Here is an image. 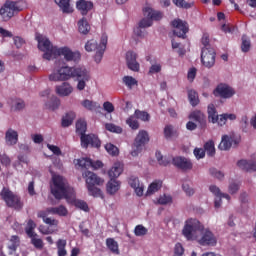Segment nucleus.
Returning a JSON list of instances; mask_svg holds the SVG:
<instances>
[{
  "label": "nucleus",
  "mask_w": 256,
  "mask_h": 256,
  "mask_svg": "<svg viewBox=\"0 0 256 256\" xmlns=\"http://www.w3.org/2000/svg\"><path fill=\"white\" fill-rule=\"evenodd\" d=\"M156 159L162 167H167L171 163V158L163 157L160 151H156Z\"/></svg>",
  "instance_id": "obj_49"
},
{
  "label": "nucleus",
  "mask_w": 256,
  "mask_h": 256,
  "mask_svg": "<svg viewBox=\"0 0 256 256\" xmlns=\"http://www.w3.org/2000/svg\"><path fill=\"white\" fill-rule=\"evenodd\" d=\"M36 40L38 42V49L43 51V59L46 61H51V59H57V57H64L65 61H73L74 63H79L81 61V52L75 51L73 52L69 47H61L57 48V46H53L49 38L38 34L36 36Z\"/></svg>",
  "instance_id": "obj_2"
},
{
  "label": "nucleus",
  "mask_w": 256,
  "mask_h": 256,
  "mask_svg": "<svg viewBox=\"0 0 256 256\" xmlns=\"http://www.w3.org/2000/svg\"><path fill=\"white\" fill-rule=\"evenodd\" d=\"M78 31L83 35H87V33L91 31V26L89 25V22H87L85 18H83L78 22Z\"/></svg>",
  "instance_id": "obj_36"
},
{
  "label": "nucleus",
  "mask_w": 256,
  "mask_h": 256,
  "mask_svg": "<svg viewBox=\"0 0 256 256\" xmlns=\"http://www.w3.org/2000/svg\"><path fill=\"white\" fill-rule=\"evenodd\" d=\"M126 65L130 71H134L135 73L139 72L141 65L137 62V53L133 51H128L126 53Z\"/></svg>",
  "instance_id": "obj_15"
},
{
  "label": "nucleus",
  "mask_w": 256,
  "mask_h": 256,
  "mask_svg": "<svg viewBox=\"0 0 256 256\" xmlns=\"http://www.w3.org/2000/svg\"><path fill=\"white\" fill-rule=\"evenodd\" d=\"M233 141V137L223 135L218 149H220V151H229V149H231V146L233 145Z\"/></svg>",
  "instance_id": "obj_25"
},
{
  "label": "nucleus",
  "mask_w": 256,
  "mask_h": 256,
  "mask_svg": "<svg viewBox=\"0 0 256 256\" xmlns=\"http://www.w3.org/2000/svg\"><path fill=\"white\" fill-rule=\"evenodd\" d=\"M99 50V44H97V40H89L85 44V51L88 53H91L93 51H98Z\"/></svg>",
  "instance_id": "obj_47"
},
{
  "label": "nucleus",
  "mask_w": 256,
  "mask_h": 256,
  "mask_svg": "<svg viewBox=\"0 0 256 256\" xmlns=\"http://www.w3.org/2000/svg\"><path fill=\"white\" fill-rule=\"evenodd\" d=\"M249 49H251V41L249 40V38H247L246 35H243L241 50L243 51V53H248Z\"/></svg>",
  "instance_id": "obj_55"
},
{
  "label": "nucleus",
  "mask_w": 256,
  "mask_h": 256,
  "mask_svg": "<svg viewBox=\"0 0 256 256\" xmlns=\"http://www.w3.org/2000/svg\"><path fill=\"white\" fill-rule=\"evenodd\" d=\"M214 95H219L222 99H231L235 95V90L227 84H219L214 90Z\"/></svg>",
  "instance_id": "obj_13"
},
{
  "label": "nucleus",
  "mask_w": 256,
  "mask_h": 256,
  "mask_svg": "<svg viewBox=\"0 0 256 256\" xmlns=\"http://www.w3.org/2000/svg\"><path fill=\"white\" fill-rule=\"evenodd\" d=\"M76 167H81V169H89L91 167V158H80L74 160Z\"/></svg>",
  "instance_id": "obj_42"
},
{
  "label": "nucleus",
  "mask_w": 256,
  "mask_h": 256,
  "mask_svg": "<svg viewBox=\"0 0 256 256\" xmlns=\"http://www.w3.org/2000/svg\"><path fill=\"white\" fill-rule=\"evenodd\" d=\"M82 177H84L85 181H86V187L88 186H94V185H103V183H105V181L97 176V174L91 172V171H85L82 174Z\"/></svg>",
  "instance_id": "obj_16"
},
{
  "label": "nucleus",
  "mask_w": 256,
  "mask_h": 256,
  "mask_svg": "<svg viewBox=\"0 0 256 256\" xmlns=\"http://www.w3.org/2000/svg\"><path fill=\"white\" fill-rule=\"evenodd\" d=\"M75 112H68L62 117L61 125L62 127H70V125H73V121H75Z\"/></svg>",
  "instance_id": "obj_31"
},
{
  "label": "nucleus",
  "mask_w": 256,
  "mask_h": 256,
  "mask_svg": "<svg viewBox=\"0 0 256 256\" xmlns=\"http://www.w3.org/2000/svg\"><path fill=\"white\" fill-rule=\"evenodd\" d=\"M188 119L198 123V125L201 127V129H205V127H207V117H205V114L203 112H201L200 110L192 111L189 114Z\"/></svg>",
  "instance_id": "obj_17"
},
{
  "label": "nucleus",
  "mask_w": 256,
  "mask_h": 256,
  "mask_svg": "<svg viewBox=\"0 0 256 256\" xmlns=\"http://www.w3.org/2000/svg\"><path fill=\"white\" fill-rule=\"evenodd\" d=\"M161 69V64H152L151 67L149 68L148 75H155L156 73H161Z\"/></svg>",
  "instance_id": "obj_59"
},
{
  "label": "nucleus",
  "mask_w": 256,
  "mask_h": 256,
  "mask_svg": "<svg viewBox=\"0 0 256 256\" xmlns=\"http://www.w3.org/2000/svg\"><path fill=\"white\" fill-rule=\"evenodd\" d=\"M106 246L108 247L109 250H111L114 255H119V243L115 241L113 238H108L106 239Z\"/></svg>",
  "instance_id": "obj_34"
},
{
  "label": "nucleus",
  "mask_w": 256,
  "mask_h": 256,
  "mask_svg": "<svg viewBox=\"0 0 256 256\" xmlns=\"http://www.w3.org/2000/svg\"><path fill=\"white\" fill-rule=\"evenodd\" d=\"M126 124H128L130 129H132L133 131H137V129H139L140 127L139 120H137V117L135 116V114L127 118Z\"/></svg>",
  "instance_id": "obj_44"
},
{
  "label": "nucleus",
  "mask_w": 256,
  "mask_h": 256,
  "mask_svg": "<svg viewBox=\"0 0 256 256\" xmlns=\"http://www.w3.org/2000/svg\"><path fill=\"white\" fill-rule=\"evenodd\" d=\"M185 255V248L181 243H176L174 247V255L173 256H183Z\"/></svg>",
  "instance_id": "obj_58"
},
{
  "label": "nucleus",
  "mask_w": 256,
  "mask_h": 256,
  "mask_svg": "<svg viewBox=\"0 0 256 256\" xmlns=\"http://www.w3.org/2000/svg\"><path fill=\"white\" fill-rule=\"evenodd\" d=\"M217 53L213 48H202L201 51V63L207 69H211V67L215 66V57Z\"/></svg>",
  "instance_id": "obj_9"
},
{
  "label": "nucleus",
  "mask_w": 256,
  "mask_h": 256,
  "mask_svg": "<svg viewBox=\"0 0 256 256\" xmlns=\"http://www.w3.org/2000/svg\"><path fill=\"white\" fill-rule=\"evenodd\" d=\"M5 141L7 145H17L19 142V133L12 128H9L5 133Z\"/></svg>",
  "instance_id": "obj_21"
},
{
  "label": "nucleus",
  "mask_w": 256,
  "mask_h": 256,
  "mask_svg": "<svg viewBox=\"0 0 256 256\" xmlns=\"http://www.w3.org/2000/svg\"><path fill=\"white\" fill-rule=\"evenodd\" d=\"M81 67H69V66H61L56 72L50 74V81H68L71 77L75 78L77 75V71L80 70Z\"/></svg>",
  "instance_id": "obj_5"
},
{
  "label": "nucleus",
  "mask_w": 256,
  "mask_h": 256,
  "mask_svg": "<svg viewBox=\"0 0 256 256\" xmlns=\"http://www.w3.org/2000/svg\"><path fill=\"white\" fill-rule=\"evenodd\" d=\"M49 213L50 212L48 210H42L37 213V217L39 219H42L43 223H45L46 225H49L50 227H57V225H59V220L47 217Z\"/></svg>",
  "instance_id": "obj_19"
},
{
  "label": "nucleus",
  "mask_w": 256,
  "mask_h": 256,
  "mask_svg": "<svg viewBox=\"0 0 256 256\" xmlns=\"http://www.w3.org/2000/svg\"><path fill=\"white\" fill-rule=\"evenodd\" d=\"M237 166L239 169H242V171H246L247 173L256 171V162L252 160H240L237 162Z\"/></svg>",
  "instance_id": "obj_20"
},
{
  "label": "nucleus",
  "mask_w": 256,
  "mask_h": 256,
  "mask_svg": "<svg viewBox=\"0 0 256 256\" xmlns=\"http://www.w3.org/2000/svg\"><path fill=\"white\" fill-rule=\"evenodd\" d=\"M36 227H37V224H35V222L32 219H30L25 228V232L28 235V237H33L34 235L37 234V233H35Z\"/></svg>",
  "instance_id": "obj_46"
},
{
  "label": "nucleus",
  "mask_w": 256,
  "mask_h": 256,
  "mask_svg": "<svg viewBox=\"0 0 256 256\" xmlns=\"http://www.w3.org/2000/svg\"><path fill=\"white\" fill-rule=\"evenodd\" d=\"M105 149L107 153H109V155L112 157H117V155H119V148H117V146L113 145L112 143H107L105 145Z\"/></svg>",
  "instance_id": "obj_51"
},
{
  "label": "nucleus",
  "mask_w": 256,
  "mask_h": 256,
  "mask_svg": "<svg viewBox=\"0 0 256 256\" xmlns=\"http://www.w3.org/2000/svg\"><path fill=\"white\" fill-rule=\"evenodd\" d=\"M74 78L78 81L77 89L79 91H83L87 85V81H89V72L87 69L80 67V70H77V74Z\"/></svg>",
  "instance_id": "obj_14"
},
{
  "label": "nucleus",
  "mask_w": 256,
  "mask_h": 256,
  "mask_svg": "<svg viewBox=\"0 0 256 256\" xmlns=\"http://www.w3.org/2000/svg\"><path fill=\"white\" fill-rule=\"evenodd\" d=\"M194 155L196 159H203L205 157V151L203 148H195Z\"/></svg>",
  "instance_id": "obj_64"
},
{
  "label": "nucleus",
  "mask_w": 256,
  "mask_h": 256,
  "mask_svg": "<svg viewBox=\"0 0 256 256\" xmlns=\"http://www.w3.org/2000/svg\"><path fill=\"white\" fill-rule=\"evenodd\" d=\"M0 195L7 207H11L12 209H22L23 203H21V198L13 193V191L9 190V188H3Z\"/></svg>",
  "instance_id": "obj_7"
},
{
  "label": "nucleus",
  "mask_w": 256,
  "mask_h": 256,
  "mask_svg": "<svg viewBox=\"0 0 256 256\" xmlns=\"http://www.w3.org/2000/svg\"><path fill=\"white\" fill-rule=\"evenodd\" d=\"M128 183H129L130 187H132V189H135L140 185L139 178H137L135 176L130 177L128 179Z\"/></svg>",
  "instance_id": "obj_63"
},
{
  "label": "nucleus",
  "mask_w": 256,
  "mask_h": 256,
  "mask_svg": "<svg viewBox=\"0 0 256 256\" xmlns=\"http://www.w3.org/2000/svg\"><path fill=\"white\" fill-rule=\"evenodd\" d=\"M204 151L207 152L208 157H215V142L209 140L204 144Z\"/></svg>",
  "instance_id": "obj_45"
},
{
  "label": "nucleus",
  "mask_w": 256,
  "mask_h": 256,
  "mask_svg": "<svg viewBox=\"0 0 256 256\" xmlns=\"http://www.w3.org/2000/svg\"><path fill=\"white\" fill-rule=\"evenodd\" d=\"M51 193L55 199H66L70 205H75L77 209L81 211L89 212V205L83 200H77L75 196V189L69 186L67 179L60 175H54L52 177Z\"/></svg>",
  "instance_id": "obj_1"
},
{
  "label": "nucleus",
  "mask_w": 256,
  "mask_h": 256,
  "mask_svg": "<svg viewBox=\"0 0 256 256\" xmlns=\"http://www.w3.org/2000/svg\"><path fill=\"white\" fill-rule=\"evenodd\" d=\"M59 105H61V100H59L57 96H52L51 100L46 103V107L50 109V111H55L59 109Z\"/></svg>",
  "instance_id": "obj_41"
},
{
  "label": "nucleus",
  "mask_w": 256,
  "mask_h": 256,
  "mask_svg": "<svg viewBox=\"0 0 256 256\" xmlns=\"http://www.w3.org/2000/svg\"><path fill=\"white\" fill-rule=\"evenodd\" d=\"M103 109L106 111V113H113V111H115V106L113 103L106 101L103 103Z\"/></svg>",
  "instance_id": "obj_62"
},
{
  "label": "nucleus",
  "mask_w": 256,
  "mask_h": 256,
  "mask_svg": "<svg viewBox=\"0 0 256 256\" xmlns=\"http://www.w3.org/2000/svg\"><path fill=\"white\" fill-rule=\"evenodd\" d=\"M30 239H31V244L36 249H43V240L41 238H37V234L30 236Z\"/></svg>",
  "instance_id": "obj_54"
},
{
  "label": "nucleus",
  "mask_w": 256,
  "mask_h": 256,
  "mask_svg": "<svg viewBox=\"0 0 256 256\" xmlns=\"http://www.w3.org/2000/svg\"><path fill=\"white\" fill-rule=\"evenodd\" d=\"M121 183L113 178L107 183L106 190L109 195H115V193L120 189Z\"/></svg>",
  "instance_id": "obj_26"
},
{
  "label": "nucleus",
  "mask_w": 256,
  "mask_h": 256,
  "mask_svg": "<svg viewBox=\"0 0 256 256\" xmlns=\"http://www.w3.org/2000/svg\"><path fill=\"white\" fill-rule=\"evenodd\" d=\"M122 81L129 89H133L135 85H138L137 79L133 78V76H124Z\"/></svg>",
  "instance_id": "obj_48"
},
{
  "label": "nucleus",
  "mask_w": 256,
  "mask_h": 256,
  "mask_svg": "<svg viewBox=\"0 0 256 256\" xmlns=\"http://www.w3.org/2000/svg\"><path fill=\"white\" fill-rule=\"evenodd\" d=\"M105 129L107 131H110V133H123V128H121L120 126H117L113 123H106Z\"/></svg>",
  "instance_id": "obj_53"
},
{
  "label": "nucleus",
  "mask_w": 256,
  "mask_h": 256,
  "mask_svg": "<svg viewBox=\"0 0 256 256\" xmlns=\"http://www.w3.org/2000/svg\"><path fill=\"white\" fill-rule=\"evenodd\" d=\"M76 7L78 11H80L81 15H87V13L93 9V2L87 0H79L76 3Z\"/></svg>",
  "instance_id": "obj_22"
},
{
  "label": "nucleus",
  "mask_w": 256,
  "mask_h": 256,
  "mask_svg": "<svg viewBox=\"0 0 256 256\" xmlns=\"http://www.w3.org/2000/svg\"><path fill=\"white\" fill-rule=\"evenodd\" d=\"M9 104L11 105V109L14 111H21L22 109H25V101L19 98L11 99Z\"/></svg>",
  "instance_id": "obj_33"
},
{
  "label": "nucleus",
  "mask_w": 256,
  "mask_h": 256,
  "mask_svg": "<svg viewBox=\"0 0 256 256\" xmlns=\"http://www.w3.org/2000/svg\"><path fill=\"white\" fill-rule=\"evenodd\" d=\"M56 246L58 249V256H67V249H65L67 247V240L59 239L56 242Z\"/></svg>",
  "instance_id": "obj_37"
},
{
  "label": "nucleus",
  "mask_w": 256,
  "mask_h": 256,
  "mask_svg": "<svg viewBox=\"0 0 256 256\" xmlns=\"http://www.w3.org/2000/svg\"><path fill=\"white\" fill-rule=\"evenodd\" d=\"M208 121L209 123H217V119L219 118V115L217 114V109L215 108V105L210 104L208 105Z\"/></svg>",
  "instance_id": "obj_30"
},
{
  "label": "nucleus",
  "mask_w": 256,
  "mask_h": 256,
  "mask_svg": "<svg viewBox=\"0 0 256 256\" xmlns=\"http://www.w3.org/2000/svg\"><path fill=\"white\" fill-rule=\"evenodd\" d=\"M143 14L146 18H143L139 22L140 29H147V27H151V25H153V21H161V19H163V13L153 10V8H144Z\"/></svg>",
  "instance_id": "obj_6"
},
{
  "label": "nucleus",
  "mask_w": 256,
  "mask_h": 256,
  "mask_svg": "<svg viewBox=\"0 0 256 256\" xmlns=\"http://www.w3.org/2000/svg\"><path fill=\"white\" fill-rule=\"evenodd\" d=\"M9 243V253L10 255H13V253H15V251H17V248L21 245V239L19 238V236L13 235L11 236Z\"/></svg>",
  "instance_id": "obj_27"
},
{
  "label": "nucleus",
  "mask_w": 256,
  "mask_h": 256,
  "mask_svg": "<svg viewBox=\"0 0 256 256\" xmlns=\"http://www.w3.org/2000/svg\"><path fill=\"white\" fill-rule=\"evenodd\" d=\"M81 141V147L83 149H88L90 147H94L96 149H99L101 147V140H99V137L95 134H85L80 137Z\"/></svg>",
  "instance_id": "obj_11"
},
{
  "label": "nucleus",
  "mask_w": 256,
  "mask_h": 256,
  "mask_svg": "<svg viewBox=\"0 0 256 256\" xmlns=\"http://www.w3.org/2000/svg\"><path fill=\"white\" fill-rule=\"evenodd\" d=\"M56 93L60 97H69L73 93V87L71 84L64 82L62 85L56 87Z\"/></svg>",
  "instance_id": "obj_23"
},
{
  "label": "nucleus",
  "mask_w": 256,
  "mask_h": 256,
  "mask_svg": "<svg viewBox=\"0 0 256 256\" xmlns=\"http://www.w3.org/2000/svg\"><path fill=\"white\" fill-rule=\"evenodd\" d=\"M134 115L136 116V119H139L144 123L151 121V115L147 111L135 110Z\"/></svg>",
  "instance_id": "obj_40"
},
{
  "label": "nucleus",
  "mask_w": 256,
  "mask_h": 256,
  "mask_svg": "<svg viewBox=\"0 0 256 256\" xmlns=\"http://www.w3.org/2000/svg\"><path fill=\"white\" fill-rule=\"evenodd\" d=\"M48 213H52L53 215H59V217H67L69 215V210L63 205L58 207L48 208Z\"/></svg>",
  "instance_id": "obj_28"
},
{
  "label": "nucleus",
  "mask_w": 256,
  "mask_h": 256,
  "mask_svg": "<svg viewBox=\"0 0 256 256\" xmlns=\"http://www.w3.org/2000/svg\"><path fill=\"white\" fill-rule=\"evenodd\" d=\"M172 2L180 9H191L194 5L193 2H186L185 0H172Z\"/></svg>",
  "instance_id": "obj_50"
},
{
  "label": "nucleus",
  "mask_w": 256,
  "mask_h": 256,
  "mask_svg": "<svg viewBox=\"0 0 256 256\" xmlns=\"http://www.w3.org/2000/svg\"><path fill=\"white\" fill-rule=\"evenodd\" d=\"M171 25L174 27V35L180 39H185L187 33H189V24L181 19H175Z\"/></svg>",
  "instance_id": "obj_10"
},
{
  "label": "nucleus",
  "mask_w": 256,
  "mask_h": 256,
  "mask_svg": "<svg viewBox=\"0 0 256 256\" xmlns=\"http://www.w3.org/2000/svg\"><path fill=\"white\" fill-rule=\"evenodd\" d=\"M172 165L177 169H180V171H191V169H193V162L185 156H176L172 158Z\"/></svg>",
  "instance_id": "obj_12"
},
{
  "label": "nucleus",
  "mask_w": 256,
  "mask_h": 256,
  "mask_svg": "<svg viewBox=\"0 0 256 256\" xmlns=\"http://www.w3.org/2000/svg\"><path fill=\"white\" fill-rule=\"evenodd\" d=\"M201 43L204 46L203 49H213L211 44H209V35L204 33L201 39Z\"/></svg>",
  "instance_id": "obj_61"
},
{
  "label": "nucleus",
  "mask_w": 256,
  "mask_h": 256,
  "mask_svg": "<svg viewBox=\"0 0 256 256\" xmlns=\"http://www.w3.org/2000/svg\"><path fill=\"white\" fill-rule=\"evenodd\" d=\"M179 132L175 130L173 125H166L164 128V137L165 139H171L172 137H178Z\"/></svg>",
  "instance_id": "obj_38"
},
{
  "label": "nucleus",
  "mask_w": 256,
  "mask_h": 256,
  "mask_svg": "<svg viewBox=\"0 0 256 256\" xmlns=\"http://www.w3.org/2000/svg\"><path fill=\"white\" fill-rule=\"evenodd\" d=\"M146 143H149V133L146 130H140L132 145V157H137L143 151Z\"/></svg>",
  "instance_id": "obj_8"
},
{
  "label": "nucleus",
  "mask_w": 256,
  "mask_h": 256,
  "mask_svg": "<svg viewBox=\"0 0 256 256\" xmlns=\"http://www.w3.org/2000/svg\"><path fill=\"white\" fill-rule=\"evenodd\" d=\"M76 133L83 137L87 133V122L85 120H78L76 122Z\"/></svg>",
  "instance_id": "obj_39"
},
{
  "label": "nucleus",
  "mask_w": 256,
  "mask_h": 256,
  "mask_svg": "<svg viewBox=\"0 0 256 256\" xmlns=\"http://www.w3.org/2000/svg\"><path fill=\"white\" fill-rule=\"evenodd\" d=\"M123 173V164L115 162L112 168L108 171L110 179H117Z\"/></svg>",
  "instance_id": "obj_24"
},
{
  "label": "nucleus",
  "mask_w": 256,
  "mask_h": 256,
  "mask_svg": "<svg viewBox=\"0 0 256 256\" xmlns=\"http://www.w3.org/2000/svg\"><path fill=\"white\" fill-rule=\"evenodd\" d=\"M89 195H92V197H103V192H101V189L96 187L95 185L87 186Z\"/></svg>",
  "instance_id": "obj_52"
},
{
  "label": "nucleus",
  "mask_w": 256,
  "mask_h": 256,
  "mask_svg": "<svg viewBox=\"0 0 256 256\" xmlns=\"http://www.w3.org/2000/svg\"><path fill=\"white\" fill-rule=\"evenodd\" d=\"M197 231H200L201 235L198 239L199 245L202 247H215L217 245V237L209 229H204L199 220L190 218L186 220L182 235L187 241H195L197 239Z\"/></svg>",
  "instance_id": "obj_3"
},
{
  "label": "nucleus",
  "mask_w": 256,
  "mask_h": 256,
  "mask_svg": "<svg viewBox=\"0 0 256 256\" xmlns=\"http://www.w3.org/2000/svg\"><path fill=\"white\" fill-rule=\"evenodd\" d=\"M209 171H210V175H212V177H215L216 179L221 180L225 177V174H223V172L215 168H211Z\"/></svg>",
  "instance_id": "obj_60"
},
{
  "label": "nucleus",
  "mask_w": 256,
  "mask_h": 256,
  "mask_svg": "<svg viewBox=\"0 0 256 256\" xmlns=\"http://www.w3.org/2000/svg\"><path fill=\"white\" fill-rule=\"evenodd\" d=\"M105 49H107V35L103 34L101 37V42L98 46V50H96V54L94 56V60L96 63H99L101 59H103Z\"/></svg>",
  "instance_id": "obj_18"
},
{
  "label": "nucleus",
  "mask_w": 256,
  "mask_h": 256,
  "mask_svg": "<svg viewBox=\"0 0 256 256\" xmlns=\"http://www.w3.org/2000/svg\"><path fill=\"white\" fill-rule=\"evenodd\" d=\"M148 233L147 228H145V226L139 224L135 227L134 229V234L136 235V237H143Z\"/></svg>",
  "instance_id": "obj_57"
},
{
  "label": "nucleus",
  "mask_w": 256,
  "mask_h": 256,
  "mask_svg": "<svg viewBox=\"0 0 256 256\" xmlns=\"http://www.w3.org/2000/svg\"><path fill=\"white\" fill-rule=\"evenodd\" d=\"M162 187H163V181L155 180L149 185L146 192V197H149V195H154V193H157V191H159V189H161Z\"/></svg>",
  "instance_id": "obj_29"
},
{
  "label": "nucleus",
  "mask_w": 256,
  "mask_h": 256,
  "mask_svg": "<svg viewBox=\"0 0 256 256\" xmlns=\"http://www.w3.org/2000/svg\"><path fill=\"white\" fill-rule=\"evenodd\" d=\"M81 105L88 111H95L97 109H101V105H99V103L91 101L89 99H85L84 101H82Z\"/></svg>",
  "instance_id": "obj_35"
},
{
  "label": "nucleus",
  "mask_w": 256,
  "mask_h": 256,
  "mask_svg": "<svg viewBox=\"0 0 256 256\" xmlns=\"http://www.w3.org/2000/svg\"><path fill=\"white\" fill-rule=\"evenodd\" d=\"M188 99L192 107H197V105H199V94H197L195 90L188 91Z\"/></svg>",
  "instance_id": "obj_43"
},
{
  "label": "nucleus",
  "mask_w": 256,
  "mask_h": 256,
  "mask_svg": "<svg viewBox=\"0 0 256 256\" xmlns=\"http://www.w3.org/2000/svg\"><path fill=\"white\" fill-rule=\"evenodd\" d=\"M169 203H173V197L171 195L163 194L158 198L159 205H169Z\"/></svg>",
  "instance_id": "obj_56"
},
{
  "label": "nucleus",
  "mask_w": 256,
  "mask_h": 256,
  "mask_svg": "<svg viewBox=\"0 0 256 256\" xmlns=\"http://www.w3.org/2000/svg\"><path fill=\"white\" fill-rule=\"evenodd\" d=\"M23 11V2L6 1L0 8V17L2 21H9L15 16V13Z\"/></svg>",
  "instance_id": "obj_4"
},
{
  "label": "nucleus",
  "mask_w": 256,
  "mask_h": 256,
  "mask_svg": "<svg viewBox=\"0 0 256 256\" xmlns=\"http://www.w3.org/2000/svg\"><path fill=\"white\" fill-rule=\"evenodd\" d=\"M55 3L62 9L63 13H73L70 0H55Z\"/></svg>",
  "instance_id": "obj_32"
}]
</instances>
